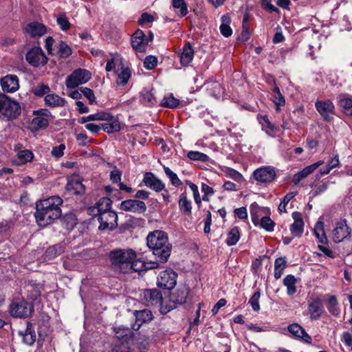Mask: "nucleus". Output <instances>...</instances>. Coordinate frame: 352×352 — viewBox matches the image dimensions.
Listing matches in <instances>:
<instances>
[{"label": "nucleus", "instance_id": "obj_1", "mask_svg": "<svg viewBox=\"0 0 352 352\" xmlns=\"http://www.w3.org/2000/svg\"><path fill=\"white\" fill-rule=\"evenodd\" d=\"M63 200L60 197L52 196L36 204V220L41 226H46L61 216L60 206Z\"/></svg>", "mask_w": 352, "mask_h": 352}, {"label": "nucleus", "instance_id": "obj_2", "mask_svg": "<svg viewBox=\"0 0 352 352\" xmlns=\"http://www.w3.org/2000/svg\"><path fill=\"white\" fill-rule=\"evenodd\" d=\"M146 243L158 261L164 263L168 261L172 245L168 242L167 234L161 230H155L148 234Z\"/></svg>", "mask_w": 352, "mask_h": 352}, {"label": "nucleus", "instance_id": "obj_3", "mask_svg": "<svg viewBox=\"0 0 352 352\" xmlns=\"http://www.w3.org/2000/svg\"><path fill=\"white\" fill-rule=\"evenodd\" d=\"M137 257L136 252L131 248L116 249L109 254L111 267L120 273H130V265Z\"/></svg>", "mask_w": 352, "mask_h": 352}, {"label": "nucleus", "instance_id": "obj_4", "mask_svg": "<svg viewBox=\"0 0 352 352\" xmlns=\"http://www.w3.org/2000/svg\"><path fill=\"white\" fill-rule=\"evenodd\" d=\"M20 113L19 103L11 100L4 94L0 93V118L12 120L16 118Z\"/></svg>", "mask_w": 352, "mask_h": 352}, {"label": "nucleus", "instance_id": "obj_5", "mask_svg": "<svg viewBox=\"0 0 352 352\" xmlns=\"http://www.w3.org/2000/svg\"><path fill=\"white\" fill-rule=\"evenodd\" d=\"M33 311V305L23 298L14 299L10 305V314L15 318H28Z\"/></svg>", "mask_w": 352, "mask_h": 352}, {"label": "nucleus", "instance_id": "obj_6", "mask_svg": "<svg viewBox=\"0 0 352 352\" xmlns=\"http://www.w3.org/2000/svg\"><path fill=\"white\" fill-rule=\"evenodd\" d=\"M91 78V73L85 69L74 70L65 80L68 89H74L80 85L85 84Z\"/></svg>", "mask_w": 352, "mask_h": 352}, {"label": "nucleus", "instance_id": "obj_7", "mask_svg": "<svg viewBox=\"0 0 352 352\" xmlns=\"http://www.w3.org/2000/svg\"><path fill=\"white\" fill-rule=\"evenodd\" d=\"M315 107L317 111L326 122H331L335 114V106L331 100H316Z\"/></svg>", "mask_w": 352, "mask_h": 352}, {"label": "nucleus", "instance_id": "obj_8", "mask_svg": "<svg viewBox=\"0 0 352 352\" xmlns=\"http://www.w3.org/2000/svg\"><path fill=\"white\" fill-rule=\"evenodd\" d=\"M177 274L172 270H166L160 273L157 285L164 289H173L177 283Z\"/></svg>", "mask_w": 352, "mask_h": 352}, {"label": "nucleus", "instance_id": "obj_9", "mask_svg": "<svg viewBox=\"0 0 352 352\" xmlns=\"http://www.w3.org/2000/svg\"><path fill=\"white\" fill-rule=\"evenodd\" d=\"M276 176L275 170L271 166H263L256 169L252 174L253 178L260 184H267L274 181Z\"/></svg>", "mask_w": 352, "mask_h": 352}, {"label": "nucleus", "instance_id": "obj_10", "mask_svg": "<svg viewBox=\"0 0 352 352\" xmlns=\"http://www.w3.org/2000/svg\"><path fill=\"white\" fill-rule=\"evenodd\" d=\"M26 60L34 67L45 65L47 58L41 47H33L26 54Z\"/></svg>", "mask_w": 352, "mask_h": 352}, {"label": "nucleus", "instance_id": "obj_11", "mask_svg": "<svg viewBox=\"0 0 352 352\" xmlns=\"http://www.w3.org/2000/svg\"><path fill=\"white\" fill-rule=\"evenodd\" d=\"M98 220L100 223V230H113L117 226L118 216L113 211H107L106 212L101 213L98 217Z\"/></svg>", "mask_w": 352, "mask_h": 352}, {"label": "nucleus", "instance_id": "obj_12", "mask_svg": "<svg viewBox=\"0 0 352 352\" xmlns=\"http://www.w3.org/2000/svg\"><path fill=\"white\" fill-rule=\"evenodd\" d=\"M351 229L347 226L346 220H342L336 224L332 232V239L335 243L343 241L350 237Z\"/></svg>", "mask_w": 352, "mask_h": 352}, {"label": "nucleus", "instance_id": "obj_13", "mask_svg": "<svg viewBox=\"0 0 352 352\" xmlns=\"http://www.w3.org/2000/svg\"><path fill=\"white\" fill-rule=\"evenodd\" d=\"M322 300L318 296H312L308 301V311L311 320H316L324 312Z\"/></svg>", "mask_w": 352, "mask_h": 352}, {"label": "nucleus", "instance_id": "obj_14", "mask_svg": "<svg viewBox=\"0 0 352 352\" xmlns=\"http://www.w3.org/2000/svg\"><path fill=\"white\" fill-rule=\"evenodd\" d=\"M142 300L146 306H155L162 303V295L157 289H144L141 294Z\"/></svg>", "mask_w": 352, "mask_h": 352}, {"label": "nucleus", "instance_id": "obj_15", "mask_svg": "<svg viewBox=\"0 0 352 352\" xmlns=\"http://www.w3.org/2000/svg\"><path fill=\"white\" fill-rule=\"evenodd\" d=\"M120 208L124 211L142 214L146 210L144 202L138 199H127L121 202Z\"/></svg>", "mask_w": 352, "mask_h": 352}, {"label": "nucleus", "instance_id": "obj_16", "mask_svg": "<svg viewBox=\"0 0 352 352\" xmlns=\"http://www.w3.org/2000/svg\"><path fill=\"white\" fill-rule=\"evenodd\" d=\"M2 90L7 93H14L19 88V78L16 76L8 74L0 79Z\"/></svg>", "mask_w": 352, "mask_h": 352}, {"label": "nucleus", "instance_id": "obj_17", "mask_svg": "<svg viewBox=\"0 0 352 352\" xmlns=\"http://www.w3.org/2000/svg\"><path fill=\"white\" fill-rule=\"evenodd\" d=\"M36 116L32 119V124L37 129L46 128L49 124V118L51 113L46 109H42L34 111Z\"/></svg>", "mask_w": 352, "mask_h": 352}, {"label": "nucleus", "instance_id": "obj_18", "mask_svg": "<svg viewBox=\"0 0 352 352\" xmlns=\"http://www.w3.org/2000/svg\"><path fill=\"white\" fill-rule=\"evenodd\" d=\"M65 188L67 191L74 195H82L85 191V188L82 184L80 177L75 175L68 178Z\"/></svg>", "mask_w": 352, "mask_h": 352}, {"label": "nucleus", "instance_id": "obj_19", "mask_svg": "<svg viewBox=\"0 0 352 352\" xmlns=\"http://www.w3.org/2000/svg\"><path fill=\"white\" fill-rule=\"evenodd\" d=\"M142 182L146 186L155 192H161L165 188L164 184L151 172H146L144 175Z\"/></svg>", "mask_w": 352, "mask_h": 352}, {"label": "nucleus", "instance_id": "obj_20", "mask_svg": "<svg viewBox=\"0 0 352 352\" xmlns=\"http://www.w3.org/2000/svg\"><path fill=\"white\" fill-rule=\"evenodd\" d=\"M148 43L149 41H147L141 30H138L131 37L132 47L138 52H144Z\"/></svg>", "mask_w": 352, "mask_h": 352}, {"label": "nucleus", "instance_id": "obj_21", "mask_svg": "<svg viewBox=\"0 0 352 352\" xmlns=\"http://www.w3.org/2000/svg\"><path fill=\"white\" fill-rule=\"evenodd\" d=\"M24 31L32 38L41 37L46 34L47 28L43 23L33 21L26 25Z\"/></svg>", "mask_w": 352, "mask_h": 352}, {"label": "nucleus", "instance_id": "obj_22", "mask_svg": "<svg viewBox=\"0 0 352 352\" xmlns=\"http://www.w3.org/2000/svg\"><path fill=\"white\" fill-rule=\"evenodd\" d=\"M288 331L295 338L300 339L306 343H311L312 339L310 336L306 332L304 328L297 323H294L288 326Z\"/></svg>", "mask_w": 352, "mask_h": 352}, {"label": "nucleus", "instance_id": "obj_23", "mask_svg": "<svg viewBox=\"0 0 352 352\" xmlns=\"http://www.w3.org/2000/svg\"><path fill=\"white\" fill-rule=\"evenodd\" d=\"M294 222L291 225L290 230L292 234L296 236H300L303 232L304 222L301 213L294 212L292 214Z\"/></svg>", "mask_w": 352, "mask_h": 352}, {"label": "nucleus", "instance_id": "obj_24", "mask_svg": "<svg viewBox=\"0 0 352 352\" xmlns=\"http://www.w3.org/2000/svg\"><path fill=\"white\" fill-rule=\"evenodd\" d=\"M133 314L135 316L136 322H139L137 324V327H135V325L133 326L132 328L134 330H138L142 324L149 322L153 319L152 311L146 309L135 311Z\"/></svg>", "mask_w": 352, "mask_h": 352}, {"label": "nucleus", "instance_id": "obj_25", "mask_svg": "<svg viewBox=\"0 0 352 352\" xmlns=\"http://www.w3.org/2000/svg\"><path fill=\"white\" fill-rule=\"evenodd\" d=\"M250 210L252 221L256 226H258L259 220L261 217L268 213V210L266 208L260 207L256 202L250 205Z\"/></svg>", "mask_w": 352, "mask_h": 352}, {"label": "nucleus", "instance_id": "obj_26", "mask_svg": "<svg viewBox=\"0 0 352 352\" xmlns=\"http://www.w3.org/2000/svg\"><path fill=\"white\" fill-rule=\"evenodd\" d=\"M338 99V104L343 113L347 116H352V96L347 94H340Z\"/></svg>", "mask_w": 352, "mask_h": 352}, {"label": "nucleus", "instance_id": "obj_27", "mask_svg": "<svg viewBox=\"0 0 352 352\" xmlns=\"http://www.w3.org/2000/svg\"><path fill=\"white\" fill-rule=\"evenodd\" d=\"M20 334L23 338V342L27 345H32L36 340V335L34 331V328L33 325L29 322H27L25 332H21Z\"/></svg>", "mask_w": 352, "mask_h": 352}, {"label": "nucleus", "instance_id": "obj_28", "mask_svg": "<svg viewBox=\"0 0 352 352\" xmlns=\"http://www.w3.org/2000/svg\"><path fill=\"white\" fill-rule=\"evenodd\" d=\"M105 121H107V122L101 124V127L104 131L108 133H112L120 130V124L119 120L111 114L109 118Z\"/></svg>", "mask_w": 352, "mask_h": 352}, {"label": "nucleus", "instance_id": "obj_29", "mask_svg": "<svg viewBox=\"0 0 352 352\" xmlns=\"http://www.w3.org/2000/svg\"><path fill=\"white\" fill-rule=\"evenodd\" d=\"M188 296V290L186 287L178 288L170 295V300L175 303L182 305L186 302Z\"/></svg>", "mask_w": 352, "mask_h": 352}, {"label": "nucleus", "instance_id": "obj_30", "mask_svg": "<svg viewBox=\"0 0 352 352\" xmlns=\"http://www.w3.org/2000/svg\"><path fill=\"white\" fill-rule=\"evenodd\" d=\"M45 103L50 107H63L66 100L55 94H49L45 97Z\"/></svg>", "mask_w": 352, "mask_h": 352}, {"label": "nucleus", "instance_id": "obj_31", "mask_svg": "<svg viewBox=\"0 0 352 352\" xmlns=\"http://www.w3.org/2000/svg\"><path fill=\"white\" fill-rule=\"evenodd\" d=\"M327 308L329 312L333 316H340L341 311L336 296H329L327 301Z\"/></svg>", "mask_w": 352, "mask_h": 352}, {"label": "nucleus", "instance_id": "obj_32", "mask_svg": "<svg viewBox=\"0 0 352 352\" xmlns=\"http://www.w3.org/2000/svg\"><path fill=\"white\" fill-rule=\"evenodd\" d=\"M194 55V50L191 45L188 43L183 48V51L180 56V62L183 65H188L192 60Z\"/></svg>", "mask_w": 352, "mask_h": 352}, {"label": "nucleus", "instance_id": "obj_33", "mask_svg": "<svg viewBox=\"0 0 352 352\" xmlns=\"http://www.w3.org/2000/svg\"><path fill=\"white\" fill-rule=\"evenodd\" d=\"M179 210L184 214L189 215L192 212V202L188 199L185 193H182L179 196L178 201Z\"/></svg>", "mask_w": 352, "mask_h": 352}, {"label": "nucleus", "instance_id": "obj_34", "mask_svg": "<svg viewBox=\"0 0 352 352\" xmlns=\"http://www.w3.org/2000/svg\"><path fill=\"white\" fill-rule=\"evenodd\" d=\"M221 19V24L219 27L220 32L225 37H229L232 34V30L230 26L231 22L230 18L228 15H223Z\"/></svg>", "mask_w": 352, "mask_h": 352}, {"label": "nucleus", "instance_id": "obj_35", "mask_svg": "<svg viewBox=\"0 0 352 352\" xmlns=\"http://www.w3.org/2000/svg\"><path fill=\"white\" fill-rule=\"evenodd\" d=\"M111 200L108 197H102L100 199V200L96 204L97 206L98 217H99V215L102 212H106L107 211H111Z\"/></svg>", "mask_w": 352, "mask_h": 352}, {"label": "nucleus", "instance_id": "obj_36", "mask_svg": "<svg viewBox=\"0 0 352 352\" xmlns=\"http://www.w3.org/2000/svg\"><path fill=\"white\" fill-rule=\"evenodd\" d=\"M116 72L118 74L117 84L122 86L126 85L131 76V69L129 67H122L120 72L118 70Z\"/></svg>", "mask_w": 352, "mask_h": 352}, {"label": "nucleus", "instance_id": "obj_37", "mask_svg": "<svg viewBox=\"0 0 352 352\" xmlns=\"http://www.w3.org/2000/svg\"><path fill=\"white\" fill-rule=\"evenodd\" d=\"M296 278L293 275H287L283 279V284L287 287V293L288 295H293L296 292Z\"/></svg>", "mask_w": 352, "mask_h": 352}, {"label": "nucleus", "instance_id": "obj_38", "mask_svg": "<svg viewBox=\"0 0 352 352\" xmlns=\"http://www.w3.org/2000/svg\"><path fill=\"white\" fill-rule=\"evenodd\" d=\"M206 85L209 93L215 98H219L223 93V87L218 82H208Z\"/></svg>", "mask_w": 352, "mask_h": 352}, {"label": "nucleus", "instance_id": "obj_39", "mask_svg": "<svg viewBox=\"0 0 352 352\" xmlns=\"http://www.w3.org/2000/svg\"><path fill=\"white\" fill-rule=\"evenodd\" d=\"M114 332L116 337L118 340H123L124 342H127L133 334L131 330L129 328H124L121 327L114 328Z\"/></svg>", "mask_w": 352, "mask_h": 352}, {"label": "nucleus", "instance_id": "obj_40", "mask_svg": "<svg viewBox=\"0 0 352 352\" xmlns=\"http://www.w3.org/2000/svg\"><path fill=\"white\" fill-rule=\"evenodd\" d=\"M58 56L60 58H67L69 57L72 53L71 47L65 42L60 41L58 45L57 46V51L55 52Z\"/></svg>", "mask_w": 352, "mask_h": 352}, {"label": "nucleus", "instance_id": "obj_41", "mask_svg": "<svg viewBox=\"0 0 352 352\" xmlns=\"http://www.w3.org/2000/svg\"><path fill=\"white\" fill-rule=\"evenodd\" d=\"M240 239V233L236 227L232 228L228 234L226 244L229 246L234 245Z\"/></svg>", "mask_w": 352, "mask_h": 352}, {"label": "nucleus", "instance_id": "obj_42", "mask_svg": "<svg viewBox=\"0 0 352 352\" xmlns=\"http://www.w3.org/2000/svg\"><path fill=\"white\" fill-rule=\"evenodd\" d=\"M313 172L314 170L312 169L311 166H307L305 168H304L301 171L295 174L293 177L292 181L295 184H298L302 179L307 177Z\"/></svg>", "mask_w": 352, "mask_h": 352}, {"label": "nucleus", "instance_id": "obj_43", "mask_svg": "<svg viewBox=\"0 0 352 352\" xmlns=\"http://www.w3.org/2000/svg\"><path fill=\"white\" fill-rule=\"evenodd\" d=\"M141 101L146 105L151 106L156 102L154 94L151 91L144 90L141 95Z\"/></svg>", "mask_w": 352, "mask_h": 352}, {"label": "nucleus", "instance_id": "obj_44", "mask_svg": "<svg viewBox=\"0 0 352 352\" xmlns=\"http://www.w3.org/2000/svg\"><path fill=\"white\" fill-rule=\"evenodd\" d=\"M314 233L316 236L319 239L322 244H325L327 242V238L325 235L323 228V223L318 222L314 228Z\"/></svg>", "mask_w": 352, "mask_h": 352}, {"label": "nucleus", "instance_id": "obj_45", "mask_svg": "<svg viewBox=\"0 0 352 352\" xmlns=\"http://www.w3.org/2000/svg\"><path fill=\"white\" fill-rule=\"evenodd\" d=\"M273 101L276 106V109H279L280 107H282L285 104V100L284 96L281 94L279 88L277 86H275L273 89Z\"/></svg>", "mask_w": 352, "mask_h": 352}, {"label": "nucleus", "instance_id": "obj_46", "mask_svg": "<svg viewBox=\"0 0 352 352\" xmlns=\"http://www.w3.org/2000/svg\"><path fill=\"white\" fill-rule=\"evenodd\" d=\"M258 226L267 232H272L274 230L275 223L269 217L263 216L259 220Z\"/></svg>", "mask_w": 352, "mask_h": 352}, {"label": "nucleus", "instance_id": "obj_47", "mask_svg": "<svg viewBox=\"0 0 352 352\" xmlns=\"http://www.w3.org/2000/svg\"><path fill=\"white\" fill-rule=\"evenodd\" d=\"M164 170L166 176L170 179L172 185L179 186L182 184L177 174L173 172L168 167L164 166Z\"/></svg>", "mask_w": 352, "mask_h": 352}, {"label": "nucleus", "instance_id": "obj_48", "mask_svg": "<svg viewBox=\"0 0 352 352\" xmlns=\"http://www.w3.org/2000/svg\"><path fill=\"white\" fill-rule=\"evenodd\" d=\"M187 156L190 160L194 161L206 162L209 160V157L207 155L199 151H189Z\"/></svg>", "mask_w": 352, "mask_h": 352}, {"label": "nucleus", "instance_id": "obj_49", "mask_svg": "<svg viewBox=\"0 0 352 352\" xmlns=\"http://www.w3.org/2000/svg\"><path fill=\"white\" fill-rule=\"evenodd\" d=\"M179 104V100L173 97L172 95L164 97L161 102V105L164 107L175 108Z\"/></svg>", "mask_w": 352, "mask_h": 352}, {"label": "nucleus", "instance_id": "obj_50", "mask_svg": "<svg viewBox=\"0 0 352 352\" xmlns=\"http://www.w3.org/2000/svg\"><path fill=\"white\" fill-rule=\"evenodd\" d=\"M172 5L175 8L179 9L180 16H184L187 14L188 8L185 0H173Z\"/></svg>", "mask_w": 352, "mask_h": 352}, {"label": "nucleus", "instance_id": "obj_51", "mask_svg": "<svg viewBox=\"0 0 352 352\" xmlns=\"http://www.w3.org/2000/svg\"><path fill=\"white\" fill-rule=\"evenodd\" d=\"M143 271H145V265L144 261L137 258L132 261L130 265V273L132 272H140Z\"/></svg>", "mask_w": 352, "mask_h": 352}, {"label": "nucleus", "instance_id": "obj_52", "mask_svg": "<svg viewBox=\"0 0 352 352\" xmlns=\"http://www.w3.org/2000/svg\"><path fill=\"white\" fill-rule=\"evenodd\" d=\"M56 22L63 31H67L71 26V24L65 14L58 15L56 18Z\"/></svg>", "mask_w": 352, "mask_h": 352}, {"label": "nucleus", "instance_id": "obj_53", "mask_svg": "<svg viewBox=\"0 0 352 352\" xmlns=\"http://www.w3.org/2000/svg\"><path fill=\"white\" fill-rule=\"evenodd\" d=\"M63 251V250L60 245H55L48 248L45 252V254L49 258H51L56 256L57 255H60Z\"/></svg>", "mask_w": 352, "mask_h": 352}, {"label": "nucleus", "instance_id": "obj_54", "mask_svg": "<svg viewBox=\"0 0 352 352\" xmlns=\"http://www.w3.org/2000/svg\"><path fill=\"white\" fill-rule=\"evenodd\" d=\"M50 91V89L49 86L44 84H41L32 89L33 94L36 96H42L45 94L47 95Z\"/></svg>", "mask_w": 352, "mask_h": 352}, {"label": "nucleus", "instance_id": "obj_55", "mask_svg": "<svg viewBox=\"0 0 352 352\" xmlns=\"http://www.w3.org/2000/svg\"><path fill=\"white\" fill-rule=\"evenodd\" d=\"M261 296V293L259 291H256L250 298L249 300V303L251 305L252 309L255 311H258L260 310L259 305V298Z\"/></svg>", "mask_w": 352, "mask_h": 352}, {"label": "nucleus", "instance_id": "obj_56", "mask_svg": "<svg viewBox=\"0 0 352 352\" xmlns=\"http://www.w3.org/2000/svg\"><path fill=\"white\" fill-rule=\"evenodd\" d=\"M157 64V58L154 56H148L144 61V66L147 69L151 70L154 69Z\"/></svg>", "mask_w": 352, "mask_h": 352}, {"label": "nucleus", "instance_id": "obj_57", "mask_svg": "<svg viewBox=\"0 0 352 352\" xmlns=\"http://www.w3.org/2000/svg\"><path fill=\"white\" fill-rule=\"evenodd\" d=\"M18 157L21 163H25L32 160L33 154L29 150H23L18 153Z\"/></svg>", "mask_w": 352, "mask_h": 352}, {"label": "nucleus", "instance_id": "obj_58", "mask_svg": "<svg viewBox=\"0 0 352 352\" xmlns=\"http://www.w3.org/2000/svg\"><path fill=\"white\" fill-rule=\"evenodd\" d=\"M80 91L89 100L90 104H94L96 102V96L92 89L87 87H81Z\"/></svg>", "mask_w": 352, "mask_h": 352}, {"label": "nucleus", "instance_id": "obj_59", "mask_svg": "<svg viewBox=\"0 0 352 352\" xmlns=\"http://www.w3.org/2000/svg\"><path fill=\"white\" fill-rule=\"evenodd\" d=\"M110 117V113L104 112V111H100L94 114H91L88 116V119H90V121L91 120H106L109 119Z\"/></svg>", "mask_w": 352, "mask_h": 352}, {"label": "nucleus", "instance_id": "obj_60", "mask_svg": "<svg viewBox=\"0 0 352 352\" xmlns=\"http://www.w3.org/2000/svg\"><path fill=\"white\" fill-rule=\"evenodd\" d=\"M186 184L189 186L190 188L193 192L195 201L197 204H199L201 203V197L199 195L197 186L190 181H186Z\"/></svg>", "mask_w": 352, "mask_h": 352}, {"label": "nucleus", "instance_id": "obj_61", "mask_svg": "<svg viewBox=\"0 0 352 352\" xmlns=\"http://www.w3.org/2000/svg\"><path fill=\"white\" fill-rule=\"evenodd\" d=\"M226 173L227 176L231 177L232 179H233L234 180H235L236 182H240L243 179L242 175L240 173H239L238 171H236L232 168H227L226 170Z\"/></svg>", "mask_w": 352, "mask_h": 352}, {"label": "nucleus", "instance_id": "obj_62", "mask_svg": "<svg viewBox=\"0 0 352 352\" xmlns=\"http://www.w3.org/2000/svg\"><path fill=\"white\" fill-rule=\"evenodd\" d=\"M30 288H31V290L28 289V292H30V294H29L30 297L32 300L37 299V298L39 297L41 294V287L38 285H36V286L31 285Z\"/></svg>", "mask_w": 352, "mask_h": 352}, {"label": "nucleus", "instance_id": "obj_63", "mask_svg": "<svg viewBox=\"0 0 352 352\" xmlns=\"http://www.w3.org/2000/svg\"><path fill=\"white\" fill-rule=\"evenodd\" d=\"M261 5L264 9L268 10L271 12L278 13L279 12V10L271 3V0H262Z\"/></svg>", "mask_w": 352, "mask_h": 352}, {"label": "nucleus", "instance_id": "obj_64", "mask_svg": "<svg viewBox=\"0 0 352 352\" xmlns=\"http://www.w3.org/2000/svg\"><path fill=\"white\" fill-rule=\"evenodd\" d=\"M122 172L118 168H115L111 172L110 178L113 183L121 182Z\"/></svg>", "mask_w": 352, "mask_h": 352}]
</instances>
